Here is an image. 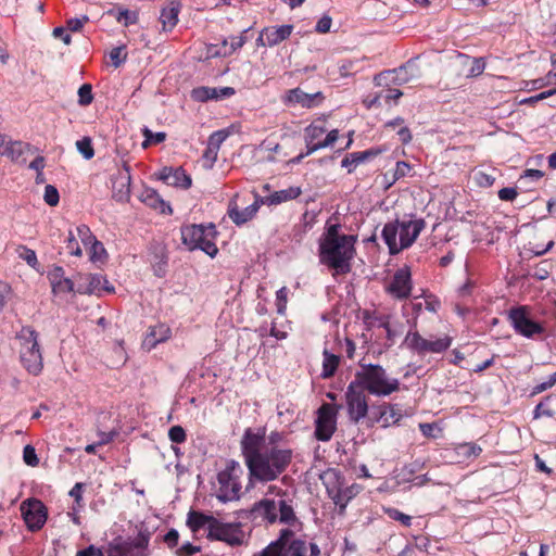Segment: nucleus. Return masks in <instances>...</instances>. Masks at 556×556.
<instances>
[{"label": "nucleus", "mask_w": 556, "mask_h": 556, "mask_svg": "<svg viewBox=\"0 0 556 556\" xmlns=\"http://www.w3.org/2000/svg\"><path fill=\"white\" fill-rule=\"evenodd\" d=\"M339 229L338 224H327L326 231L319 240V260L336 274H346L351 270V261L355 254L356 237L342 235Z\"/></svg>", "instance_id": "1"}, {"label": "nucleus", "mask_w": 556, "mask_h": 556, "mask_svg": "<svg viewBox=\"0 0 556 556\" xmlns=\"http://www.w3.org/2000/svg\"><path fill=\"white\" fill-rule=\"evenodd\" d=\"M292 452L288 448L273 446L265 448L260 456L247 463L250 482H269L276 480L289 466Z\"/></svg>", "instance_id": "2"}, {"label": "nucleus", "mask_w": 556, "mask_h": 556, "mask_svg": "<svg viewBox=\"0 0 556 556\" xmlns=\"http://www.w3.org/2000/svg\"><path fill=\"white\" fill-rule=\"evenodd\" d=\"M353 381L376 396H388L400 389L399 379L390 377L382 366L374 364H361Z\"/></svg>", "instance_id": "3"}, {"label": "nucleus", "mask_w": 556, "mask_h": 556, "mask_svg": "<svg viewBox=\"0 0 556 556\" xmlns=\"http://www.w3.org/2000/svg\"><path fill=\"white\" fill-rule=\"evenodd\" d=\"M424 219L395 220L382 229V238L391 254H396L410 247L425 228Z\"/></svg>", "instance_id": "4"}, {"label": "nucleus", "mask_w": 556, "mask_h": 556, "mask_svg": "<svg viewBox=\"0 0 556 556\" xmlns=\"http://www.w3.org/2000/svg\"><path fill=\"white\" fill-rule=\"evenodd\" d=\"M20 358L24 368L31 375H38L43 368L38 333L30 327H23L17 334Z\"/></svg>", "instance_id": "5"}, {"label": "nucleus", "mask_w": 556, "mask_h": 556, "mask_svg": "<svg viewBox=\"0 0 556 556\" xmlns=\"http://www.w3.org/2000/svg\"><path fill=\"white\" fill-rule=\"evenodd\" d=\"M216 230L213 224L187 225L181 228V239L189 250L200 249L211 257H214L218 249L215 244Z\"/></svg>", "instance_id": "6"}, {"label": "nucleus", "mask_w": 556, "mask_h": 556, "mask_svg": "<svg viewBox=\"0 0 556 556\" xmlns=\"http://www.w3.org/2000/svg\"><path fill=\"white\" fill-rule=\"evenodd\" d=\"M278 556H319L320 549L314 542L298 536L291 530H281L279 538L271 542Z\"/></svg>", "instance_id": "7"}, {"label": "nucleus", "mask_w": 556, "mask_h": 556, "mask_svg": "<svg viewBox=\"0 0 556 556\" xmlns=\"http://www.w3.org/2000/svg\"><path fill=\"white\" fill-rule=\"evenodd\" d=\"M251 513L255 518H260L268 523H275L276 521L290 523L295 520L292 506L282 498L275 501L264 497L253 505Z\"/></svg>", "instance_id": "8"}, {"label": "nucleus", "mask_w": 556, "mask_h": 556, "mask_svg": "<svg viewBox=\"0 0 556 556\" xmlns=\"http://www.w3.org/2000/svg\"><path fill=\"white\" fill-rule=\"evenodd\" d=\"M242 477L243 469L240 464L233 460L229 462L226 468L217 476L219 484L218 498L224 502L238 500L242 489Z\"/></svg>", "instance_id": "9"}, {"label": "nucleus", "mask_w": 556, "mask_h": 556, "mask_svg": "<svg viewBox=\"0 0 556 556\" xmlns=\"http://www.w3.org/2000/svg\"><path fill=\"white\" fill-rule=\"evenodd\" d=\"M206 538L212 541L224 542L231 547H239L248 542V535L240 522H224L217 518Z\"/></svg>", "instance_id": "10"}, {"label": "nucleus", "mask_w": 556, "mask_h": 556, "mask_svg": "<svg viewBox=\"0 0 556 556\" xmlns=\"http://www.w3.org/2000/svg\"><path fill=\"white\" fill-rule=\"evenodd\" d=\"M405 344L412 351L418 354L441 353L447 350L452 344V338L444 336L441 338H422L418 332H408L404 340Z\"/></svg>", "instance_id": "11"}, {"label": "nucleus", "mask_w": 556, "mask_h": 556, "mask_svg": "<svg viewBox=\"0 0 556 556\" xmlns=\"http://www.w3.org/2000/svg\"><path fill=\"white\" fill-rule=\"evenodd\" d=\"M345 404L348 415L354 424L359 422L368 413V403L365 390L357 383L351 381L345 391Z\"/></svg>", "instance_id": "12"}, {"label": "nucleus", "mask_w": 556, "mask_h": 556, "mask_svg": "<svg viewBox=\"0 0 556 556\" xmlns=\"http://www.w3.org/2000/svg\"><path fill=\"white\" fill-rule=\"evenodd\" d=\"M341 405L324 403L317 410L315 437L319 441H329L337 429V415Z\"/></svg>", "instance_id": "13"}, {"label": "nucleus", "mask_w": 556, "mask_h": 556, "mask_svg": "<svg viewBox=\"0 0 556 556\" xmlns=\"http://www.w3.org/2000/svg\"><path fill=\"white\" fill-rule=\"evenodd\" d=\"M508 318L515 331L526 338H533L535 334L544 332V327L531 318L526 306L510 309Z\"/></svg>", "instance_id": "14"}, {"label": "nucleus", "mask_w": 556, "mask_h": 556, "mask_svg": "<svg viewBox=\"0 0 556 556\" xmlns=\"http://www.w3.org/2000/svg\"><path fill=\"white\" fill-rule=\"evenodd\" d=\"M324 99L323 92L307 93L300 87L289 89L281 96L282 104L289 109H313L320 105Z\"/></svg>", "instance_id": "15"}, {"label": "nucleus", "mask_w": 556, "mask_h": 556, "mask_svg": "<svg viewBox=\"0 0 556 556\" xmlns=\"http://www.w3.org/2000/svg\"><path fill=\"white\" fill-rule=\"evenodd\" d=\"M29 154H33V147L29 143L0 134L1 156L9 159L12 163L21 165L26 162Z\"/></svg>", "instance_id": "16"}, {"label": "nucleus", "mask_w": 556, "mask_h": 556, "mask_svg": "<svg viewBox=\"0 0 556 556\" xmlns=\"http://www.w3.org/2000/svg\"><path fill=\"white\" fill-rule=\"evenodd\" d=\"M76 292L81 294L113 293L114 287L99 274H78L76 277Z\"/></svg>", "instance_id": "17"}, {"label": "nucleus", "mask_w": 556, "mask_h": 556, "mask_svg": "<svg viewBox=\"0 0 556 556\" xmlns=\"http://www.w3.org/2000/svg\"><path fill=\"white\" fill-rule=\"evenodd\" d=\"M21 511L27 528L37 531L47 521V508L41 501L29 498L21 504Z\"/></svg>", "instance_id": "18"}, {"label": "nucleus", "mask_w": 556, "mask_h": 556, "mask_svg": "<svg viewBox=\"0 0 556 556\" xmlns=\"http://www.w3.org/2000/svg\"><path fill=\"white\" fill-rule=\"evenodd\" d=\"M387 292L397 300L407 299L412 292V274L408 266L399 268L390 283L386 288Z\"/></svg>", "instance_id": "19"}, {"label": "nucleus", "mask_w": 556, "mask_h": 556, "mask_svg": "<svg viewBox=\"0 0 556 556\" xmlns=\"http://www.w3.org/2000/svg\"><path fill=\"white\" fill-rule=\"evenodd\" d=\"M130 168L127 163L123 164L112 178V197L117 202H127L130 198Z\"/></svg>", "instance_id": "20"}, {"label": "nucleus", "mask_w": 556, "mask_h": 556, "mask_svg": "<svg viewBox=\"0 0 556 556\" xmlns=\"http://www.w3.org/2000/svg\"><path fill=\"white\" fill-rule=\"evenodd\" d=\"M237 198L238 195L236 194L229 202L228 215L236 225H242L255 216L263 203L261 202L262 198L256 195L251 205L247 206L244 210H239L237 205Z\"/></svg>", "instance_id": "21"}, {"label": "nucleus", "mask_w": 556, "mask_h": 556, "mask_svg": "<svg viewBox=\"0 0 556 556\" xmlns=\"http://www.w3.org/2000/svg\"><path fill=\"white\" fill-rule=\"evenodd\" d=\"M264 442V433L254 432L252 429H247L241 440V448L245 459V464L252 458L260 456L264 450H261V445Z\"/></svg>", "instance_id": "22"}, {"label": "nucleus", "mask_w": 556, "mask_h": 556, "mask_svg": "<svg viewBox=\"0 0 556 556\" xmlns=\"http://www.w3.org/2000/svg\"><path fill=\"white\" fill-rule=\"evenodd\" d=\"M159 179L166 185L188 189L191 186V177L181 167H164L157 174Z\"/></svg>", "instance_id": "23"}, {"label": "nucleus", "mask_w": 556, "mask_h": 556, "mask_svg": "<svg viewBox=\"0 0 556 556\" xmlns=\"http://www.w3.org/2000/svg\"><path fill=\"white\" fill-rule=\"evenodd\" d=\"M323 480L326 484L327 492L334 502V504L339 505L341 508H344L348 504L350 496L346 495V491H343L341 489V483L339 481L338 475L333 471L327 472L323 477Z\"/></svg>", "instance_id": "24"}, {"label": "nucleus", "mask_w": 556, "mask_h": 556, "mask_svg": "<svg viewBox=\"0 0 556 556\" xmlns=\"http://www.w3.org/2000/svg\"><path fill=\"white\" fill-rule=\"evenodd\" d=\"M227 137L228 132L226 130H218L210 136L207 147L203 153L204 167L212 168L213 164L217 160L220 144L226 140Z\"/></svg>", "instance_id": "25"}, {"label": "nucleus", "mask_w": 556, "mask_h": 556, "mask_svg": "<svg viewBox=\"0 0 556 556\" xmlns=\"http://www.w3.org/2000/svg\"><path fill=\"white\" fill-rule=\"evenodd\" d=\"M216 518L213 515L204 514L198 510H190L187 515V526L192 533L205 531L206 534L212 531Z\"/></svg>", "instance_id": "26"}, {"label": "nucleus", "mask_w": 556, "mask_h": 556, "mask_svg": "<svg viewBox=\"0 0 556 556\" xmlns=\"http://www.w3.org/2000/svg\"><path fill=\"white\" fill-rule=\"evenodd\" d=\"M292 25L270 26L263 28V35H266L268 47H275L285 41L292 34Z\"/></svg>", "instance_id": "27"}, {"label": "nucleus", "mask_w": 556, "mask_h": 556, "mask_svg": "<svg viewBox=\"0 0 556 556\" xmlns=\"http://www.w3.org/2000/svg\"><path fill=\"white\" fill-rule=\"evenodd\" d=\"M170 337V329L164 324L151 327L143 340V346L151 350L156 344L166 341Z\"/></svg>", "instance_id": "28"}, {"label": "nucleus", "mask_w": 556, "mask_h": 556, "mask_svg": "<svg viewBox=\"0 0 556 556\" xmlns=\"http://www.w3.org/2000/svg\"><path fill=\"white\" fill-rule=\"evenodd\" d=\"M179 10L180 3L174 0L168 2V4L163 8L160 15L163 30L169 31L176 26L178 22Z\"/></svg>", "instance_id": "29"}, {"label": "nucleus", "mask_w": 556, "mask_h": 556, "mask_svg": "<svg viewBox=\"0 0 556 556\" xmlns=\"http://www.w3.org/2000/svg\"><path fill=\"white\" fill-rule=\"evenodd\" d=\"M51 285L53 292L56 294L76 291V280L73 281L63 277V269L60 267L51 274Z\"/></svg>", "instance_id": "30"}, {"label": "nucleus", "mask_w": 556, "mask_h": 556, "mask_svg": "<svg viewBox=\"0 0 556 556\" xmlns=\"http://www.w3.org/2000/svg\"><path fill=\"white\" fill-rule=\"evenodd\" d=\"M302 193L300 187H289L271 193L268 197L262 198L261 202L267 205H277L296 199Z\"/></svg>", "instance_id": "31"}, {"label": "nucleus", "mask_w": 556, "mask_h": 556, "mask_svg": "<svg viewBox=\"0 0 556 556\" xmlns=\"http://www.w3.org/2000/svg\"><path fill=\"white\" fill-rule=\"evenodd\" d=\"M326 127L323 123H313L305 129V141L307 147L306 155L314 153L315 151H311L312 146H316L319 138L326 132Z\"/></svg>", "instance_id": "32"}, {"label": "nucleus", "mask_w": 556, "mask_h": 556, "mask_svg": "<svg viewBox=\"0 0 556 556\" xmlns=\"http://www.w3.org/2000/svg\"><path fill=\"white\" fill-rule=\"evenodd\" d=\"M459 62L464 67H468L467 77H477L481 75L485 68L483 59H471L467 55L459 56Z\"/></svg>", "instance_id": "33"}, {"label": "nucleus", "mask_w": 556, "mask_h": 556, "mask_svg": "<svg viewBox=\"0 0 556 556\" xmlns=\"http://www.w3.org/2000/svg\"><path fill=\"white\" fill-rule=\"evenodd\" d=\"M400 418L401 414L397 413L393 406L384 405L380 407L379 417L376 419V421L381 422L382 427L387 428L396 424Z\"/></svg>", "instance_id": "34"}, {"label": "nucleus", "mask_w": 556, "mask_h": 556, "mask_svg": "<svg viewBox=\"0 0 556 556\" xmlns=\"http://www.w3.org/2000/svg\"><path fill=\"white\" fill-rule=\"evenodd\" d=\"M340 363L339 356L329 353L327 350L324 351V359H323V371L321 377L327 379L334 375Z\"/></svg>", "instance_id": "35"}, {"label": "nucleus", "mask_w": 556, "mask_h": 556, "mask_svg": "<svg viewBox=\"0 0 556 556\" xmlns=\"http://www.w3.org/2000/svg\"><path fill=\"white\" fill-rule=\"evenodd\" d=\"M405 73L406 71L404 67H400L399 70H395L393 72L380 73L375 77V81L378 86H382L383 84H387L389 80H392L396 84H404L407 80L404 77Z\"/></svg>", "instance_id": "36"}, {"label": "nucleus", "mask_w": 556, "mask_h": 556, "mask_svg": "<svg viewBox=\"0 0 556 556\" xmlns=\"http://www.w3.org/2000/svg\"><path fill=\"white\" fill-rule=\"evenodd\" d=\"M127 362V353L121 343L114 345L112 355L109 358V365L113 368H118Z\"/></svg>", "instance_id": "37"}, {"label": "nucleus", "mask_w": 556, "mask_h": 556, "mask_svg": "<svg viewBox=\"0 0 556 556\" xmlns=\"http://www.w3.org/2000/svg\"><path fill=\"white\" fill-rule=\"evenodd\" d=\"M410 170H412V166L408 163L403 162V161L396 162L395 169L393 170L391 178H390V182L394 184L399 179L407 176L410 173Z\"/></svg>", "instance_id": "38"}, {"label": "nucleus", "mask_w": 556, "mask_h": 556, "mask_svg": "<svg viewBox=\"0 0 556 556\" xmlns=\"http://www.w3.org/2000/svg\"><path fill=\"white\" fill-rule=\"evenodd\" d=\"M76 148L86 160H90L94 155L91 140L88 137H84L83 139L78 140L76 142Z\"/></svg>", "instance_id": "39"}, {"label": "nucleus", "mask_w": 556, "mask_h": 556, "mask_svg": "<svg viewBox=\"0 0 556 556\" xmlns=\"http://www.w3.org/2000/svg\"><path fill=\"white\" fill-rule=\"evenodd\" d=\"M144 141L142 143L143 148H147L151 143H161L165 140V132H152L150 129H143Z\"/></svg>", "instance_id": "40"}, {"label": "nucleus", "mask_w": 556, "mask_h": 556, "mask_svg": "<svg viewBox=\"0 0 556 556\" xmlns=\"http://www.w3.org/2000/svg\"><path fill=\"white\" fill-rule=\"evenodd\" d=\"M23 460L27 466L36 467L39 464V458L33 445H26L23 450Z\"/></svg>", "instance_id": "41"}, {"label": "nucleus", "mask_w": 556, "mask_h": 556, "mask_svg": "<svg viewBox=\"0 0 556 556\" xmlns=\"http://www.w3.org/2000/svg\"><path fill=\"white\" fill-rule=\"evenodd\" d=\"M75 235L81 240L85 247H89L96 239L90 229L85 225L78 226L75 229Z\"/></svg>", "instance_id": "42"}, {"label": "nucleus", "mask_w": 556, "mask_h": 556, "mask_svg": "<svg viewBox=\"0 0 556 556\" xmlns=\"http://www.w3.org/2000/svg\"><path fill=\"white\" fill-rule=\"evenodd\" d=\"M117 22L123 23L125 26L137 23L138 14L134 11H129L127 9L119 10L118 15L116 16Z\"/></svg>", "instance_id": "43"}, {"label": "nucleus", "mask_w": 556, "mask_h": 556, "mask_svg": "<svg viewBox=\"0 0 556 556\" xmlns=\"http://www.w3.org/2000/svg\"><path fill=\"white\" fill-rule=\"evenodd\" d=\"M208 92H210V100H212V99L217 100V99L231 97L232 94H235V89L232 87H222V88L208 87Z\"/></svg>", "instance_id": "44"}, {"label": "nucleus", "mask_w": 556, "mask_h": 556, "mask_svg": "<svg viewBox=\"0 0 556 556\" xmlns=\"http://www.w3.org/2000/svg\"><path fill=\"white\" fill-rule=\"evenodd\" d=\"M338 136L339 134L337 129L329 131L324 140L318 141L316 146L311 147V151H317L319 149L332 146L338 140Z\"/></svg>", "instance_id": "45"}, {"label": "nucleus", "mask_w": 556, "mask_h": 556, "mask_svg": "<svg viewBox=\"0 0 556 556\" xmlns=\"http://www.w3.org/2000/svg\"><path fill=\"white\" fill-rule=\"evenodd\" d=\"M43 199L50 206H55L59 203V192L52 185H47L45 188Z\"/></svg>", "instance_id": "46"}, {"label": "nucleus", "mask_w": 556, "mask_h": 556, "mask_svg": "<svg viewBox=\"0 0 556 556\" xmlns=\"http://www.w3.org/2000/svg\"><path fill=\"white\" fill-rule=\"evenodd\" d=\"M17 252L18 256L23 258L29 266L35 267L37 265V256L35 251L26 247H20Z\"/></svg>", "instance_id": "47"}, {"label": "nucleus", "mask_w": 556, "mask_h": 556, "mask_svg": "<svg viewBox=\"0 0 556 556\" xmlns=\"http://www.w3.org/2000/svg\"><path fill=\"white\" fill-rule=\"evenodd\" d=\"M66 248L70 251V253L75 256H80L83 254V251H81L79 244L77 243V236L75 235V231H73V230L68 231Z\"/></svg>", "instance_id": "48"}, {"label": "nucleus", "mask_w": 556, "mask_h": 556, "mask_svg": "<svg viewBox=\"0 0 556 556\" xmlns=\"http://www.w3.org/2000/svg\"><path fill=\"white\" fill-rule=\"evenodd\" d=\"M168 438L174 443L186 441V431L181 426H173L168 431Z\"/></svg>", "instance_id": "49"}, {"label": "nucleus", "mask_w": 556, "mask_h": 556, "mask_svg": "<svg viewBox=\"0 0 556 556\" xmlns=\"http://www.w3.org/2000/svg\"><path fill=\"white\" fill-rule=\"evenodd\" d=\"M110 59L115 67H118L126 60V52L124 47H116L111 50Z\"/></svg>", "instance_id": "50"}, {"label": "nucleus", "mask_w": 556, "mask_h": 556, "mask_svg": "<svg viewBox=\"0 0 556 556\" xmlns=\"http://www.w3.org/2000/svg\"><path fill=\"white\" fill-rule=\"evenodd\" d=\"M79 104L88 105L91 103L93 97L91 93V86L88 84L83 85L78 90Z\"/></svg>", "instance_id": "51"}, {"label": "nucleus", "mask_w": 556, "mask_h": 556, "mask_svg": "<svg viewBox=\"0 0 556 556\" xmlns=\"http://www.w3.org/2000/svg\"><path fill=\"white\" fill-rule=\"evenodd\" d=\"M379 93H382L381 101L389 103L391 100H397L402 97V91L396 88L382 89Z\"/></svg>", "instance_id": "52"}, {"label": "nucleus", "mask_w": 556, "mask_h": 556, "mask_svg": "<svg viewBox=\"0 0 556 556\" xmlns=\"http://www.w3.org/2000/svg\"><path fill=\"white\" fill-rule=\"evenodd\" d=\"M287 303V288L282 287L277 291V312L285 314Z\"/></svg>", "instance_id": "53"}, {"label": "nucleus", "mask_w": 556, "mask_h": 556, "mask_svg": "<svg viewBox=\"0 0 556 556\" xmlns=\"http://www.w3.org/2000/svg\"><path fill=\"white\" fill-rule=\"evenodd\" d=\"M191 97L193 100L204 102L210 100L208 87H199L192 90Z\"/></svg>", "instance_id": "54"}, {"label": "nucleus", "mask_w": 556, "mask_h": 556, "mask_svg": "<svg viewBox=\"0 0 556 556\" xmlns=\"http://www.w3.org/2000/svg\"><path fill=\"white\" fill-rule=\"evenodd\" d=\"M555 383H556V371L549 376L547 381L536 384L532 390V394H539V393L552 388Z\"/></svg>", "instance_id": "55"}, {"label": "nucleus", "mask_w": 556, "mask_h": 556, "mask_svg": "<svg viewBox=\"0 0 556 556\" xmlns=\"http://www.w3.org/2000/svg\"><path fill=\"white\" fill-rule=\"evenodd\" d=\"M388 514H389L390 518L402 522L404 526H406V527L410 526V520H412L410 516L405 515L396 509H388Z\"/></svg>", "instance_id": "56"}, {"label": "nucleus", "mask_w": 556, "mask_h": 556, "mask_svg": "<svg viewBox=\"0 0 556 556\" xmlns=\"http://www.w3.org/2000/svg\"><path fill=\"white\" fill-rule=\"evenodd\" d=\"M88 21L89 17L87 15H84L81 18H71L67 21V28L72 31H79Z\"/></svg>", "instance_id": "57"}, {"label": "nucleus", "mask_w": 556, "mask_h": 556, "mask_svg": "<svg viewBox=\"0 0 556 556\" xmlns=\"http://www.w3.org/2000/svg\"><path fill=\"white\" fill-rule=\"evenodd\" d=\"M517 194L515 188H502L498 191V198L503 201H513L516 199Z\"/></svg>", "instance_id": "58"}, {"label": "nucleus", "mask_w": 556, "mask_h": 556, "mask_svg": "<svg viewBox=\"0 0 556 556\" xmlns=\"http://www.w3.org/2000/svg\"><path fill=\"white\" fill-rule=\"evenodd\" d=\"M332 21L329 16H323L316 24V30L325 34L330 30Z\"/></svg>", "instance_id": "59"}, {"label": "nucleus", "mask_w": 556, "mask_h": 556, "mask_svg": "<svg viewBox=\"0 0 556 556\" xmlns=\"http://www.w3.org/2000/svg\"><path fill=\"white\" fill-rule=\"evenodd\" d=\"M76 556H103V553L100 548H97L94 545H89L88 547L78 551L76 553Z\"/></svg>", "instance_id": "60"}, {"label": "nucleus", "mask_w": 556, "mask_h": 556, "mask_svg": "<svg viewBox=\"0 0 556 556\" xmlns=\"http://www.w3.org/2000/svg\"><path fill=\"white\" fill-rule=\"evenodd\" d=\"M419 428L422 434L429 438H437L434 431H440V429L434 424H420Z\"/></svg>", "instance_id": "61"}, {"label": "nucleus", "mask_w": 556, "mask_h": 556, "mask_svg": "<svg viewBox=\"0 0 556 556\" xmlns=\"http://www.w3.org/2000/svg\"><path fill=\"white\" fill-rule=\"evenodd\" d=\"M144 201L149 205L154 206V207H156V203L157 202L161 203L162 205H164V202L162 200H160L157 193L154 190H147L146 191Z\"/></svg>", "instance_id": "62"}, {"label": "nucleus", "mask_w": 556, "mask_h": 556, "mask_svg": "<svg viewBox=\"0 0 556 556\" xmlns=\"http://www.w3.org/2000/svg\"><path fill=\"white\" fill-rule=\"evenodd\" d=\"M10 291V287L5 282L0 281V309L5 305Z\"/></svg>", "instance_id": "63"}, {"label": "nucleus", "mask_w": 556, "mask_h": 556, "mask_svg": "<svg viewBox=\"0 0 556 556\" xmlns=\"http://www.w3.org/2000/svg\"><path fill=\"white\" fill-rule=\"evenodd\" d=\"M53 36H54L55 38H61V39H62V41H63L66 46L71 45V42H72V37H71V35L65 34V30H64V28H63V27H56V28H54V29H53Z\"/></svg>", "instance_id": "64"}]
</instances>
